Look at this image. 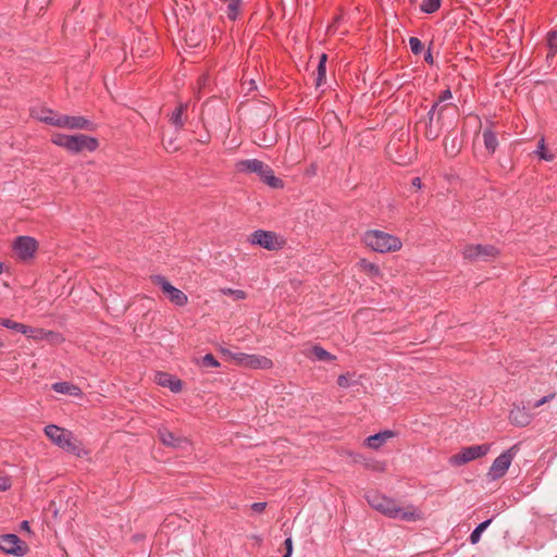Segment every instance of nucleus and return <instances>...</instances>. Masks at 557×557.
<instances>
[{
	"mask_svg": "<svg viewBox=\"0 0 557 557\" xmlns=\"http://www.w3.org/2000/svg\"><path fill=\"white\" fill-rule=\"evenodd\" d=\"M326 60L327 55L325 53L320 55L318 69H317V86L322 85L326 78Z\"/></svg>",
	"mask_w": 557,
	"mask_h": 557,
	"instance_id": "27",
	"label": "nucleus"
},
{
	"mask_svg": "<svg viewBox=\"0 0 557 557\" xmlns=\"http://www.w3.org/2000/svg\"><path fill=\"white\" fill-rule=\"evenodd\" d=\"M164 148L166 151L170 152H175L178 150V147L175 145V141L173 139H170L168 143H165Z\"/></svg>",
	"mask_w": 557,
	"mask_h": 557,
	"instance_id": "44",
	"label": "nucleus"
},
{
	"mask_svg": "<svg viewBox=\"0 0 557 557\" xmlns=\"http://www.w3.org/2000/svg\"><path fill=\"white\" fill-rule=\"evenodd\" d=\"M446 109H447V107H446V106L441 108L440 113H438V119L441 117L442 112H443L444 110H446Z\"/></svg>",
	"mask_w": 557,
	"mask_h": 557,
	"instance_id": "52",
	"label": "nucleus"
},
{
	"mask_svg": "<svg viewBox=\"0 0 557 557\" xmlns=\"http://www.w3.org/2000/svg\"><path fill=\"white\" fill-rule=\"evenodd\" d=\"M267 507V503H253L251 509L256 512H262Z\"/></svg>",
	"mask_w": 557,
	"mask_h": 557,
	"instance_id": "45",
	"label": "nucleus"
},
{
	"mask_svg": "<svg viewBox=\"0 0 557 557\" xmlns=\"http://www.w3.org/2000/svg\"><path fill=\"white\" fill-rule=\"evenodd\" d=\"M154 284L160 286L169 300L176 306L183 307L188 302V297L181 289L174 287L164 276L156 275L152 277Z\"/></svg>",
	"mask_w": 557,
	"mask_h": 557,
	"instance_id": "8",
	"label": "nucleus"
},
{
	"mask_svg": "<svg viewBox=\"0 0 557 557\" xmlns=\"http://www.w3.org/2000/svg\"><path fill=\"white\" fill-rule=\"evenodd\" d=\"M497 255V248L492 245H467L462 250L463 258L471 262L488 261Z\"/></svg>",
	"mask_w": 557,
	"mask_h": 557,
	"instance_id": "7",
	"label": "nucleus"
},
{
	"mask_svg": "<svg viewBox=\"0 0 557 557\" xmlns=\"http://www.w3.org/2000/svg\"><path fill=\"white\" fill-rule=\"evenodd\" d=\"M411 184H412V186H413V187H416L417 189H420V188L422 187V183H421L420 177H414V178H412Z\"/></svg>",
	"mask_w": 557,
	"mask_h": 557,
	"instance_id": "47",
	"label": "nucleus"
},
{
	"mask_svg": "<svg viewBox=\"0 0 557 557\" xmlns=\"http://www.w3.org/2000/svg\"><path fill=\"white\" fill-rule=\"evenodd\" d=\"M535 153L541 160L553 161L555 159V154L546 149L544 137L539 140Z\"/></svg>",
	"mask_w": 557,
	"mask_h": 557,
	"instance_id": "31",
	"label": "nucleus"
},
{
	"mask_svg": "<svg viewBox=\"0 0 557 557\" xmlns=\"http://www.w3.org/2000/svg\"><path fill=\"white\" fill-rule=\"evenodd\" d=\"M492 522V519H488V520H485L483 522H481L470 534V543L471 544H476L479 543L480 539H481V535L482 533L485 531V529L490 525V523Z\"/></svg>",
	"mask_w": 557,
	"mask_h": 557,
	"instance_id": "32",
	"label": "nucleus"
},
{
	"mask_svg": "<svg viewBox=\"0 0 557 557\" xmlns=\"http://www.w3.org/2000/svg\"><path fill=\"white\" fill-rule=\"evenodd\" d=\"M451 97H453V95H451L450 89L447 88V89L443 90L441 92V95L438 96V99L433 103V106L429 110L428 119H430V121L434 120L435 112H436V109L440 106V103L443 101H446L448 99H451Z\"/></svg>",
	"mask_w": 557,
	"mask_h": 557,
	"instance_id": "28",
	"label": "nucleus"
},
{
	"mask_svg": "<svg viewBox=\"0 0 557 557\" xmlns=\"http://www.w3.org/2000/svg\"><path fill=\"white\" fill-rule=\"evenodd\" d=\"M290 555H292V554H289V553H285V554L283 555V557H290Z\"/></svg>",
	"mask_w": 557,
	"mask_h": 557,
	"instance_id": "54",
	"label": "nucleus"
},
{
	"mask_svg": "<svg viewBox=\"0 0 557 557\" xmlns=\"http://www.w3.org/2000/svg\"><path fill=\"white\" fill-rule=\"evenodd\" d=\"M99 147V143L95 137H90L84 134L73 135L72 140V153H79L84 150L95 151Z\"/></svg>",
	"mask_w": 557,
	"mask_h": 557,
	"instance_id": "13",
	"label": "nucleus"
},
{
	"mask_svg": "<svg viewBox=\"0 0 557 557\" xmlns=\"http://www.w3.org/2000/svg\"><path fill=\"white\" fill-rule=\"evenodd\" d=\"M394 435L395 433L393 431L386 430L367 437L364 444L369 448L379 449L387 442V440L394 437Z\"/></svg>",
	"mask_w": 557,
	"mask_h": 557,
	"instance_id": "17",
	"label": "nucleus"
},
{
	"mask_svg": "<svg viewBox=\"0 0 557 557\" xmlns=\"http://www.w3.org/2000/svg\"><path fill=\"white\" fill-rule=\"evenodd\" d=\"M490 444L463 447L459 453L450 456L448 462L454 467H460L472 460L484 457L490 451Z\"/></svg>",
	"mask_w": 557,
	"mask_h": 557,
	"instance_id": "5",
	"label": "nucleus"
},
{
	"mask_svg": "<svg viewBox=\"0 0 557 557\" xmlns=\"http://www.w3.org/2000/svg\"><path fill=\"white\" fill-rule=\"evenodd\" d=\"M220 292L223 295L233 297L235 300H243V299H246V297H247L246 292H244L242 289H233V288L226 287V288H221Z\"/></svg>",
	"mask_w": 557,
	"mask_h": 557,
	"instance_id": "36",
	"label": "nucleus"
},
{
	"mask_svg": "<svg viewBox=\"0 0 557 557\" xmlns=\"http://www.w3.org/2000/svg\"><path fill=\"white\" fill-rule=\"evenodd\" d=\"M311 351L315 359L319 361H334L336 359V356L332 355L319 345H314Z\"/></svg>",
	"mask_w": 557,
	"mask_h": 557,
	"instance_id": "29",
	"label": "nucleus"
},
{
	"mask_svg": "<svg viewBox=\"0 0 557 557\" xmlns=\"http://www.w3.org/2000/svg\"><path fill=\"white\" fill-rule=\"evenodd\" d=\"M2 346V344L0 343V347Z\"/></svg>",
	"mask_w": 557,
	"mask_h": 557,
	"instance_id": "55",
	"label": "nucleus"
},
{
	"mask_svg": "<svg viewBox=\"0 0 557 557\" xmlns=\"http://www.w3.org/2000/svg\"><path fill=\"white\" fill-rule=\"evenodd\" d=\"M32 115L36 119H38L40 122H44L46 124H49L48 120L49 119H52V120H55L58 119V116L60 114H58L57 112H54L53 110L51 109H46V108H42L40 109L39 111H35L33 110L32 111Z\"/></svg>",
	"mask_w": 557,
	"mask_h": 557,
	"instance_id": "25",
	"label": "nucleus"
},
{
	"mask_svg": "<svg viewBox=\"0 0 557 557\" xmlns=\"http://www.w3.org/2000/svg\"><path fill=\"white\" fill-rule=\"evenodd\" d=\"M440 134H441L440 126H434L433 120L432 121L429 120V122L425 123L424 136L430 140H434L440 136Z\"/></svg>",
	"mask_w": 557,
	"mask_h": 557,
	"instance_id": "35",
	"label": "nucleus"
},
{
	"mask_svg": "<svg viewBox=\"0 0 557 557\" xmlns=\"http://www.w3.org/2000/svg\"><path fill=\"white\" fill-rule=\"evenodd\" d=\"M0 550L9 555L22 557L27 553L28 547L16 534H3L0 535Z\"/></svg>",
	"mask_w": 557,
	"mask_h": 557,
	"instance_id": "10",
	"label": "nucleus"
},
{
	"mask_svg": "<svg viewBox=\"0 0 557 557\" xmlns=\"http://www.w3.org/2000/svg\"><path fill=\"white\" fill-rule=\"evenodd\" d=\"M482 136L485 149L488 151L490 154H493L498 147L496 134L491 128H485L483 131Z\"/></svg>",
	"mask_w": 557,
	"mask_h": 557,
	"instance_id": "20",
	"label": "nucleus"
},
{
	"mask_svg": "<svg viewBox=\"0 0 557 557\" xmlns=\"http://www.w3.org/2000/svg\"><path fill=\"white\" fill-rule=\"evenodd\" d=\"M555 396H556V394H555V393H550V394H548V395H546V396L542 397L541 399H539L537 401H535V403L533 404V408H539V407L543 406L544 404H546V403H548V401L553 400V399L555 398Z\"/></svg>",
	"mask_w": 557,
	"mask_h": 557,
	"instance_id": "42",
	"label": "nucleus"
},
{
	"mask_svg": "<svg viewBox=\"0 0 557 557\" xmlns=\"http://www.w3.org/2000/svg\"><path fill=\"white\" fill-rule=\"evenodd\" d=\"M273 367V362L270 358L260 355H249L247 354L246 361L244 368L249 369H271Z\"/></svg>",
	"mask_w": 557,
	"mask_h": 557,
	"instance_id": "16",
	"label": "nucleus"
},
{
	"mask_svg": "<svg viewBox=\"0 0 557 557\" xmlns=\"http://www.w3.org/2000/svg\"><path fill=\"white\" fill-rule=\"evenodd\" d=\"M52 389L57 393L75 397H81L83 395L82 389L77 385L70 382H57L52 384Z\"/></svg>",
	"mask_w": 557,
	"mask_h": 557,
	"instance_id": "18",
	"label": "nucleus"
},
{
	"mask_svg": "<svg viewBox=\"0 0 557 557\" xmlns=\"http://www.w3.org/2000/svg\"><path fill=\"white\" fill-rule=\"evenodd\" d=\"M284 544H285L286 553L292 554V552H293V541H292V539L290 537L286 539Z\"/></svg>",
	"mask_w": 557,
	"mask_h": 557,
	"instance_id": "46",
	"label": "nucleus"
},
{
	"mask_svg": "<svg viewBox=\"0 0 557 557\" xmlns=\"http://www.w3.org/2000/svg\"><path fill=\"white\" fill-rule=\"evenodd\" d=\"M424 60H425L428 63H433V58H432V53H431V51H430V50H429V51H428V53L425 54Z\"/></svg>",
	"mask_w": 557,
	"mask_h": 557,
	"instance_id": "48",
	"label": "nucleus"
},
{
	"mask_svg": "<svg viewBox=\"0 0 557 557\" xmlns=\"http://www.w3.org/2000/svg\"><path fill=\"white\" fill-rule=\"evenodd\" d=\"M249 86H250V87H249V90H251L252 88H255V82H253V81H250V82H249Z\"/></svg>",
	"mask_w": 557,
	"mask_h": 557,
	"instance_id": "51",
	"label": "nucleus"
},
{
	"mask_svg": "<svg viewBox=\"0 0 557 557\" xmlns=\"http://www.w3.org/2000/svg\"><path fill=\"white\" fill-rule=\"evenodd\" d=\"M72 140H73V135L55 133L51 136L52 144H54L58 147H62L70 152L72 150Z\"/></svg>",
	"mask_w": 557,
	"mask_h": 557,
	"instance_id": "22",
	"label": "nucleus"
},
{
	"mask_svg": "<svg viewBox=\"0 0 557 557\" xmlns=\"http://www.w3.org/2000/svg\"><path fill=\"white\" fill-rule=\"evenodd\" d=\"M359 268L367 273L371 277H377L381 276V270L380 267L375 263H372L366 259H361L359 261Z\"/></svg>",
	"mask_w": 557,
	"mask_h": 557,
	"instance_id": "24",
	"label": "nucleus"
},
{
	"mask_svg": "<svg viewBox=\"0 0 557 557\" xmlns=\"http://www.w3.org/2000/svg\"><path fill=\"white\" fill-rule=\"evenodd\" d=\"M223 352L227 354L231 357V359L233 361H235V363L237 366L244 367L247 354H245V352H231L228 350H223Z\"/></svg>",
	"mask_w": 557,
	"mask_h": 557,
	"instance_id": "38",
	"label": "nucleus"
},
{
	"mask_svg": "<svg viewBox=\"0 0 557 557\" xmlns=\"http://www.w3.org/2000/svg\"><path fill=\"white\" fill-rule=\"evenodd\" d=\"M251 244L268 250H278L283 247L284 240L274 232L258 230L251 234Z\"/></svg>",
	"mask_w": 557,
	"mask_h": 557,
	"instance_id": "9",
	"label": "nucleus"
},
{
	"mask_svg": "<svg viewBox=\"0 0 557 557\" xmlns=\"http://www.w3.org/2000/svg\"><path fill=\"white\" fill-rule=\"evenodd\" d=\"M13 249L21 260L28 261L35 257L38 243L30 236H18L13 244Z\"/></svg>",
	"mask_w": 557,
	"mask_h": 557,
	"instance_id": "12",
	"label": "nucleus"
},
{
	"mask_svg": "<svg viewBox=\"0 0 557 557\" xmlns=\"http://www.w3.org/2000/svg\"><path fill=\"white\" fill-rule=\"evenodd\" d=\"M445 152L449 157H455L460 151V145L457 137L451 138L450 146L448 145V137L444 139Z\"/></svg>",
	"mask_w": 557,
	"mask_h": 557,
	"instance_id": "33",
	"label": "nucleus"
},
{
	"mask_svg": "<svg viewBox=\"0 0 557 557\" xmlns=\"http://www.w3.org/2000/svg\"><path fill=\"white\" fill-rule=\"evenodd\" d=\"M154 381L160 386L169 387L170 391L173 393L181 392L182 387H183L181 380H178L174 375L165 373V372H157L156 376H154Z\"/></svg>",
	"mask_w": 557,
	"mask_h": 557,
	"instance_id": "15",
	"label": "nucleus"
},
{
	"mask_svg": "<svg viewBox=\"0 0 557 557\" xmlns=\"http://www.w3.org/2000/svg\"><path fill=\"white\" fill-rule=\"evenodd\" d=\"M547 60L554 59L557 53V30H552L547 34Z\"/></svg>",
	"mask_w": 557,
	"mask_h": 557,
	"instance_id": "30",
	"label": "nucleus"
},
{
	"mask_svg": "<svg viewBox=\"0 0 557 557\" xmlns=\"http://www.w3.org/2000/svg\"><path fill=\"white\" fill-rule=\"evenodd\" d=\"M27 329H28V331H27V334H25V335L28 337H29V335H34L36 333V331L38 330V329H33L28 325H27Z\"/></svg>",
	"mask_w": 557,
	"mask_h": 557,
	"instance_id": "49",
	"label": "nucleus"
},
{
	"mask_svg": "<svg viewBox=\"0 0 557 557\" xmlns=\"http://www.w3.org/2000/svg\"><path fill=\"white\" fill-rule=\"evenodd\" d=\"M3 272V264L0 262V274Z\"/></svg>",
	"mask_w": 557,
	"mask_h": 557,
	"instance_id": "53",
	"label": "nucleus"
},
{
	"mask_svg": "<svg viewBox=\"0 0 557 557\" xmlns=\"http://www.w3.org/2000/svg\"><path fill=\"white\" fill-rule=\"evenodd\" d=\"M0 325L22 334H27L28 331L27 325L7 318H0Z\"/></svg>",
	"mask_w": 557,
	"mask_h": 557,
	"instance_id": "26",
	"label": "nucleus"
},
{
	"mask_svg": "<svg viewBox=\"0 0 557 557\" xmlns=\"http://www.w3.org/2000/svg\"><path fill=\"white\" fill-rule=\"evenodd\" d=\"M21 527H22L23 530L29 531V523H28V521H23Z\"/></svg>",
	"mask_w": 557,
	"mask_h": 557,
	"instance_id": "50",
	"label": "nucleus"
},
{
	"mask_svg": "<svg viewBox=\"0 0 557 557\" xmlns=\"http://www.w3.org/2000/svg\"><path fill=\"white\" fill-rule=\"evenodd\" d=\"M337 384L339 387L347 388L351 385L350 375L349 374H341L337 377Z\"/></svg>",
	"mask_w": 557,
	"mask_h": 557,
	"instance_id": "41",
	"label": "nucleus"
},
{
	"mask_svg": "<svg viewBox=\"0 0 557 557\" xmlns=\"http://www.w3.org/2000/svg\"><path fill=\"white\" fill-rule=\"evenodd\" d=\"M53 333L51 331H45L42 329H38L34 335H29V337L35 339H48Z\"/></svg>",
	"mask_w": 557,
	"mask_h": 557,
	"instance_id": "40",
	"label": "nucleus"
},
{
	"mask_svg": "<svg viewBox=\"0 0 557 557\" xmlns=\"http://www.w3.org/2000/svg\"><path fill=\"white\" fill-rule=\"evenodd\" d=\"M235 170L243 174H257L260 180L272 188H283V181L274 175L273 170L258 159L239 160L235 163Z\"/></svg>",
	"mask_w": 557,
	"mask_h": 557,
	"instance_id": "3",
	"label": "nucleus"
},
{
	"mask_svg": "<svg viewBox=\"0 0 557 557\" xmlns=\"http://www.w3.org/2000/svg\"><path fill=\"white\" fill-rule=\"evenodd\" d=\"M508 419L511 424L522 428L531 423L533 416L525 409V407L513 405Z\"/></svg>",
	"mask_w": 557,
	"mask_h": 557,
	"instance_id": "14",
	"label": "nucleus"
},
{
	"mask_svg": "<svg viewBox=\"0 0 557 557\" xmlns=\"http://www.w3.org/2000/svg\"><path fill=\"white\" fill-rule=\"evenodd\" d=\"M513 460L512 449H508L500 454L488 469L487 478L490 481H496L503 478L508 471Z\"/></svg>",
	"mask_w": 557,
	"mask_h": 557,
	"instance_id": "11",
	"label": "nucleus"
},
{
	"mask_svg": "<svg viewBox=\"0 0 557 557\" xmlns=\"http://www.w3.org/2000/svg\"><path fill=\"white\" fill-rule=\"evenodd\" d=\"M45 435L59 448L70 453L76 457H83L88 451L83 447L81 441H78L74 434L55 424H49L44 430Z\"/></svg>",
	"mask_w": 557,
	"mask_h": 557,
	"instance_id": "2",
	"label": "nucleus"
},
{
	"mask_svg": "<svg viewBox=\"0 0 557 557\" xmlns=\"http://www.w3.org/2000/svg\"><path fill=\"white\" fill-rule=\"evenodd\" d=\"M366 498L373 509L391 519L407 522H414L422 519V512L414 505L409 504L400 506L395 499L377 492H369Z\"/></svg>",
	"mask_w": 557,
	"mask_h": 557,
	"instance_id": "1",
	"label": "nucleus"
},
{
	"mask_svg": "<svg viewBox=\"0 0 557 557\" xmlns=\"http://www.w3.org/2000/svg\"><path fill=\"white\" fill-rule=\"evenodd\" d=\"M409 47L413 54H419L422 52L423 45L421 40L417 37H410L409 38Z\"/></svg>",
	"mask_w": 557,
	"mask_h": 557,
	"instance_id": "39",
	"label": "nucleus"
},
{
	"mask_svg": "<svg viewBox=\"0 0 557 557\" xmlns=\"http://www.w3.org/2000/svg\"><path fill=\"white\" fill-rule=\"evenodd\" d=\"M187 111V103H180L177 108L172 112L170 115V122L173 124L177 129L183 128L185 121H184V114Z\"/></svg>",
	"mask_w": 557,
	"mask_h": 557,
	"instance_id": "19",
	"label": "nucleus"
},
{
	"mask_svg": "<svg viewBox=\"0 0 557 557\" xmlns=\"http://www.w3.org/2000/svg\"><path fill=\"white\" fill-rule=\"evenodd\" d=\"M226 4V15L230 20L235 21L240 12L242 0H224Z\"/></svg>",
	"mask_w": 557,
	"mask_h": 557,
	"instance_id": "23",
	"label": "nucleus"
},
{
	"mask_svg": "<svg viewBox=\"0 0 557 557\" xmlns=\"http://www.w3.org/2000/svg\"><path fill=\"white\" fill-rule=\"evenodd\" d=\"M362 240L368 248L380 253L396 252L403 247L399 237L379 230L367 231Z\"/></svg>",
	"mask_w": 557,
	"mask_h": 557,
	"instance_id": "4",
	"label": "nucleus"
},
{
	"mask_svg": "<svg viewBox=\"0 0 557 557\" xmlns=\"http://www.w3.org/2000/svg\"><path fill=\"white\" fill-rule=\"evenodd\" d=\"M200 364L206 368L220 367V362L215 359V357L212 354L205 355L200 360Z\"/></svg>",
	"mask_w": 557,
	"mask_h": 557,
	"instance_id": "37",
	"label": "nucleus"
},
{
	"mask_svg": "<svg viewBox=\"0 0 557 557\" xmlns=\"http://www.w3.org/2000/svg\"><path fill=\"white\" fill-rule=\"evenodd\" d=\"M11 487V480L7 476H0V491L4 492Z\"/></svg>",
	"mask_w": 557,
	"mask_h": 557,
	"instance_id": "43",
	"label": "nucleus"
},
{
	"mask_svg": "<svg viewBox=\"0 0 557 557\" xmlns=\"http://www.w3.org/2000/svg\"><path fill=\"white\" fill-rule=\"evenodd\" d=\"M49 125H53L57 127L67 128V129H86V131H94L95 125L94 123L84 117V116H71V115H64L60 114L58 119L48 120Z\"/></svg>",
	"mask_w": 557,
	"mask_h": 557,
	"instance_id": "6",
	"label": "nucleus"
},
{
	"mask_svg": "<svg viewBox=\"0 0 557 557\" xmlns=\"http://www.w3.org/2000/svg\"><path fill=\"white\" fill-rule=\"evenodd\" d=\"M158 435L160 441L166 446L178 447L181 445L182 440L166 429H159Z\"/></svg>",
	"mask_w": 557,
	"mask_h": 557,
	"instance_id": "21",
	"label": "nucleus"
},
{
	"mask_svg": "<svg viewBox=\"0 0 557 557\" xmlns=\"http://www.w3.org/2000/svg\"><path fill=\"white\" fill-rule=\"evenodd\" d=\"M441 1L442 0H423L420 10L428 14L434 13L440 9Z\"/></svg>",
	"mask_w": 557,
	"mask_h": 557,
	"instance_id": "34",
	"label": "nucleus"
}]
</instances>
